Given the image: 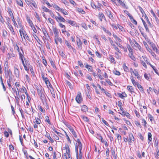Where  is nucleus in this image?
I'll return each instance as SVG.
<instances>
[{
	"mask_svg": "<svg viewBox=\"0 0 159 159\" xmlns=\"http://www.w3.org/2000/svg\"><path fill=\"white\" fill-rule=\"evenodd\" d=\"M53 7L54 8H56L58 11H60V9H61L56 5H54L53 6Z\"/></svg>",
	"mask_w": 159,
	"mask_h": 159,
	"instance_id": "obj_60",
	"label": "nucleus"
},
{
	"mask_svg": "<svg viewBox=\"0 0 159 159\" xmlns=\"http://www.w3.org/2000/svg\"><path fill=\"white\" fill-rule=\"evenodd\" d=\"M141 19L142 20V21L143 23L144 26L145 28L146 31L147 32H149V30L148 27L147 26V24H146L145 22L142 18H141Z\"/></svg>",
	"mask_w": 159,
	"mask_h": 159,
	"instance_id": "obj_16",
	"label": "nucleus"
},
{
	"mask_svg": "<svg viewBox=\"0 0 159 159\" xmlns=\"http://www.w3.org/2000/svg\"><path fill=\"white\" fill-rule=\"evenodd\" d=\"M81 110L83 112H86L88 110L87 107L85 105H84L81 108Z\"/></svg>",
	"mask_w": 159,
	"mask_h": 159,
	"instance_id": "obj_18",
	"label": "nucleus"
},
{
	"mask_svg": "<svg viewBox=\"0 0 159 159\" xmlns=\"http://www.w3.org/2000/svg\"><path fill=\"white\" fill-rule=\"evenodd\" d=\"M50 92L52 97L54 98H55V92L53 90V88L52 87V89L50 90Z\"/></svg>",
	"mask_w": 159,
	"mask_h": 159,
	"instance_id": "obj_41",
	"label": "nucleus"
},
{
	"mask_svg": "<svg viewBox=\"0 0 159 159\" xmlns=\"http://www.w3.org/2000/svg\"><path fill=\"white\" fill-rule=\"evenodd\" d=\"M54 40L56 43L57 45L58 43V42H60L61 43H62V39L61 38L59 37V35L55 36Z\"/></svg>",
	"mask_w": 159,
	"mask_h": 159,
	"instance_id": "obj_5",
	"label": "nucleus"
},
{
	"mask_svg": "<svg viewBox=\"0 0 159 159\" xmlns=\"http://www.w3.org/2000/svg\"><path fill=\"white\" fill-rule=\"evenodd\" d=\"M99 17H100L101 18H102V19H103V18L105 19L104 15L103 13H100L99 14Z\"/></svg>",
	"mask_w": 159,
	"mask_h": 159,
	"instance_id": "obj_62",
	"label": "nucleus"
},
{
	"mask_svg": "<svg viewBox=\"0 0 159 159\" xmlns=\"http://www.w3.org/2000/svg\"><path fill=\"white\" fill-rule=\"evenodd\" d=\"M42 31L44 35L45 36H46L47 35H48V34L47 33V31L44 28H42Z\"/></svg>",
	"mask_w": 159,
	"mask_h": 159,
	"instance_id": "obj_61",
	"label": "nucleus"
},
{
	"mask_svg": "<svg viewBox=\"0 0 159 159\" xmlns=\"http://www.w3.org/2000/svg\"><path fill=\"white\" fill-rule=\"evenodd\" d=\"M76 157L77 158V159H82V154H81V153H80L79 155L78 156V153H76Z\"/></svg>",
	"mask_w": 159,
	"mask_h": 159,
	"instance_id": "obj_39",
	"label": "nucleus"
},
{
	"mask_svg": "<svg viewBox=\"0 0 159 159\" xmlns=\"http://www.w3.org/2000/svg\"><path fill=\"white\" fill-rule=\"evenodd\" d=\"M75 100L78 103H80L81 102L82 100V98L81 96L80 93V94L77 95Z\"/></svg>",
	"mask_w": 159,
	"mask_h": 159,
	"instance_id": "obj_8",
	"label": "nucleus"
},
{
	"mask_svg": "<svg viewBox=\"0 0 159 159\" xmlns=\"http://www.w3.org/2000/svg\"><path fill=\"white\" fill-rule=\"evenodd\" d=\"M57 13L59 16H55V18L56 20L57 21H59V20L60 21L65 22L66 21L60 15L59 13Z\"/></svg>",
	"mask_w": 159,
	"mask_h": 159,
	"instance_id": "obj_6",
	"label": "nucleus"
},
{
	"mask_svg": "<svg viewBox=\"0 0 159 159\" xmlns=\"http://www.w3.org/2000/svg\"><path fill=\"white\" fill-rule=\"evenodd\" d=\"M127 47L129 53H133V49L129 45H127Z\"/></svg>",
	"mask_w": 159,
	"mask_h": 159,
	"instance_id": "obj_40",
	"label": "nucleus"
},
{
	"mask_svg": "<svg viewBox=\"0 0 159 159\" xmlns=\"http://www.w3.org/2000/svg\"><path fill=\"white\" fill-rule=\"evenodd\" d=\"M45 121H47L49 124H51V122L50 121L49 117L48 116H45Z\"/></svg>",
	"mask_w": 159,
	"mask_h": 159,
	"instance_id": "obj_56",
	"label": "nucleus"
},
{
	"mask_svg": "<svg viewBox=\"0 0 159 159\" xmlns=\"http://www.w3.org/2000/svg\"><path fill=\"white\" fill-rule=\"evenodd\" d=\"M111 154L114 158H116V155L115 153V151L114 150H111Z\"/></svg>",
	"mask_w": 159,
	"mask_h": 159,
	"instance_id": "obj_58",
	"label": "nucleus"
},
{
	"mask_svg": "<svg viewBox=\"0 0 159 159\" xmlns=\"http://www.w3.org/2000/svg\"><path fill=\"white\" fill-rule=\"evenodd\" d=\"M50 63H51V65L54 68H56V66H55L54 62L53 61L52 59H50L49 60Z\"/></svg>",
	"mask_w": 159,
	"mask_h": 159,
	"instance_id": "obj_49",
	"label": "nucleus"
},
{
	"mask_svg": "<svg viewBox=\"0 0 159 159\" xmlns=\"http://www.w3.org/2000/svg\"><path fill=\"white\" fill-rule=\"evenodd\" d=\"M119 3L120 4V5H121L124 8H126V6L125 4L123 2H122L120 0Z\"/></svg>",
	"mask_w": 159,
	"mask_h": 159,
	"instance_id": "obj_44",
	"label": "nucleus"
},
{
	"mask_svg": "<svg viewBox=\"0 0 159 159\" xmlns=\"http://www.w3.org/2000/svg\"><path fill=\"white\" fill-rule=\"evenodd\" d=\"M40 99L41 100L42 102H44L46 100V97H45L44 94H42L40 95Z\"/></svg>",
	"mask_w": 159,
	"mask_h": 159,
	"instance_id": "obj_33",
	"label": "nucleus"
},
{
	"mask_svg": "<svg viewBox=\"0 0 159 159\" xmlns=\"http://www.w3.org/2000/svg\"><path fill=\"white\" fill-rule=\"evenodd\" d=\"M70 130L72 134L74 135V137L75 138H77V136L76 134L75 131H74V129L72 128H70Z\"/></svg>",
	"mask_w": 159,
	"mask_h": 159,
	"instance_id": "obj_24",
	"label": "nucleus"
},
{
	"mask_svg": "<svg viewBox=\"0 0 159 159\" xmlns=\"http://www.w3.org/2000/svg\"><path fill=\"white\" fill-rule=\"evenodd\" d=\"M41 122V120L38 118H35V121H34V123H36L38 124H40Z\"/></svg>",
	"mask_w": 159,
	"mask_h": 159,
	"instance_id": "obj_34",
	"label": "nucleus"
},
{
	"mask_svg": "<svg viewBox=\"0 0 159 159\" xmlns=\"http://www.w3.org/2000/svg\"><path fill=\"white\" fill-rule=\"evenodd\" d=\"M141 63L142 65L145 68H147V66L145 63V62L143 61H141Z\"/></svg>",
	"mask_w": 159,
	"mask_h": 159,
	"instance_id": "obj_51",
	"label": "nucleus"
},
{
	"mask_svg": "<svg viewBox=\"0 0 159 159\" xmlns=\"http://www.w3.org/2000/svg\"><path fill=\"white\" fill-rule=\"evenodd\" d=\"M17 4L20 6L23 7V3L21 0H16Z\"/></svg>",
	"mask_w": 159,
	"mask_h": 159,
	"instance_id": "obj_21",
	"label": "nucleus"
},
{
	"mask_svg": "<svg viewBox=\"0 0 159 159\" xmlns=\"http://www.w3.org/2000/svg\"><path fill=\"white\" fill-rule=\"evenodd\" d=\"M129 139H128V142L129 144H130L132 141H134V138L131 134H129Z\"/></svg>",
	"mask_w": 159,
	"mask_h": 159,
	"instance_id": "obj_7",
	"label": "nucleus"
},
{
	"mask_svg": "<svg viewBox=\"0 0 159 159\" xmlns=\"http://www.w3.org/2000/svg\"><path fill=\"white\" fill-rule=\"evenodd\" d=\"M106 13L108 16L111 19L113 18V16L111 14V11L109 10L106 11Z\"/></svg>",
	"mask_w": 159,
	"mask_h": 159,
	"instance_id": "obj_10",
	"label": "nucleus"
},
{
	"mask_svg": "<svg viewBox=\"0 0 159 159\" xmlns=\"http://www.w3.org/2000/svg\"><path fill=\"white\" fill-rule=\"evenodd\" d=\"M20 97L18 96H15L16 102L17 105H19Z\"/></svg>",
	"mask_w": 159,
	"mask_h": 159,
	"instance_id": "obj_43",
	"label": "nucleus"
},
{
	"mask_svg": "<svg viewBox=\"0 0 159 159\" xmlns=\"http://www.w3.org/2000/svg\"><path fill=\"white\" fill-rule=\"evenodd\" d=\"M128 90L130 91L131 92H132L133 91V89L132 87L130 86H128L127 87Z\"/></svg>",
	"mask_w": 159,
	"mask_h": 159,
	"instance_id": "obj_45",
	"label": "nucleus"
},
{
	"mask_svg": "<svg viewBox=\"0 0 159 159\" xmlns=\"http://www.w3.org/2000/svg\"><path fill=\"white\" fill-rule=\"evenodd\" d=\"M82 144L81 143L78 144V143H76L75 144V151L76 152V153H78V148H79V152L80 153H81V151L82 149Z\"/></svg>",
	"mask_w": 159,
	"mask_h": 159,
	"instance_id": "obj_3",
	"label": "nucleus"
},
{
	"mask_svg": "<svg viewBox=\"0 0 159 159\" xmlns=\"http://www.w3.org/2000/svg\"><path fill=\"white\" fill-rule=\"evenodd\" d=\"M85 67L87 68L89 71L92 72L93 70V67L92 66L88 65L87 64H86L85 66Z\"/></svg>",
	"mask_w": 159,
	"mask_h": 159,
	"instance_id": "obj_20",
	"label": "nucleus"
},
{
	"mask_svg": "<svg viewBox=\"0 0 159 159\" xmlns=\"http://www.w3.org/2000/svg\"><path fill=\"white\" fill-rule=\"evenodd\" d=\"M144 77L147 80H149L150 78H151L150 74H148L147 73H145L144 74Z\"/></svg>",
	"mask_w": 159,
	"mask_h": 159,
	"instance_id": "obj_30",
	"label": "nucleus"
},
{
	"mask_svg": "<svg viewBox=\"0 0 159 159\" xmlns=\"http://www.w3.org/2000/svg\"><path fill=\"white\" fill-rule=\"evenodd\" d=\"M27 21L31 27H32L33 25V23L32 21L30 20V19H28Z\"/></svg>",
	"mask_w": 159,
	"mask_h": 159,
	"instance_id": "obj_48",
	"label": "nucleus"
},
{
	"mask_svg": "<svg viewBox=\"0 0 159 159\" xmlns=\"http://www.w3.org/2000/svg\"><path fill=\"white\" fill-rule=\"evenodd\" d=\"M8 12L9 14L11 16V17H12V16H14L13 15V13H12V11L11 10V9H10V8H8Z\"/></svg>",
	"mask_w": 159,
	"mask_h": 159,
	"instance_id": "obj_52",
	"label": "nucleus"
},
{
	"mask_svg": "<svg viewBox=\"0 0 159 159\" xmlns=\"http://www.w3.org/2000/svg\"><path fill=\"white\" fill-rule=\"evenodd\" d=\"M5 74L6 78H7L9 77L10 80L11 79L12 72L10 70L8 69L7 67H5Z\"/></svg>",
	"mask_w": 159,
	"mask_h": 159,
	"instance_id": "obj_1",
	"label": "nucleus"
},
{
	"mask_svg": "<svg viewBox=\"0 0 159 159\" xmlns=\"http://www.w3.org/2000/svg\"><path fill=\"white\" fill-rule=\"evenodd\" d=\"M53 31L55 34V36L58 35H59V32L57 29L56 28H53Z\"/></svg>",
	"mask_w": 159,
	"mask_h": 159,
	"instance_id": "obj_23",
	"label": "nucleus"
},
{
	"mask_svg": "<svg viewBox=\"0 0 159 159\" xmlns=\"http://www.w3.org/2000/svg\"><path fill=\"white\" fill-rule=\"evenodd\" d=\"M65 43L69 49H72L73 50L75 49L73 47H72L70 44L69 43L67 40H65Z\"/></svg>",
	"mask_w": 159,
	"mask_h": 159,
	"instance_id": "obj_14",
	"label": "nucleus"
},
{
	"mask_svg": "<svg viewBox=\"0 0 159 159\" xmlns=\"http://www.w3.org/2000/svg\"><path fill=\"white\" fill-rule=\"evenodd\" d=\"M12 20L14 23V25L15 26H17V24L15 21V20L14 19V16H12Z\"/></svg>",
	"mask_w": 159,
	"mask_h": 159,
	"instance_id": "obj_59",
	"label": "nucleus"
},
{
	"mask_svg": "<svg viewBox=\"0 0 159 159\" xmlns=\"http://www.w3.org/2000/svg\"><path fill=\"white\" fill-rule=\"evenodd\" d=\"M137 87L138 88L140 91L142 92H144L143 89L141 85L139 83H136Z\"/></svg>",
	"mask_w": 159,
	"mask_h": 159,
	"instance_id": "obj_17",
	"label": "nucleus"
},
{
	"mask_svg": "<svg viewBox=\"0 0 159 159\" xmlns=\"http://www.w3.org/2000/svg\"><path fill=\"white\" fill-rule=\"evenodd\" d=\"M149 64L153 69L154 71L157 73V70L156 68L153 65H152L150 62L148 64Z\"/></svg>",
	"mask_w": 159,
	"mask_h": 159,
	"instance_id": "obj_36",
	"label": "nucleus"
},
{
	"mask_svg": "<svg viewBox=\"0 0 159 159\" xmlns=\"http://www.w3.org/2000/svg\"><path fill=\"white\" fill-rule=\"evenodd\" d=\"M149 43L150 45L153 50L155 52L157 53L158 54L159 53V50L157 48L156 45L152 42H149Z\"/></svg>",
	"mask_w": 159,
	"mask_h": 159,
	"instance_id": "obj_4",
	"label": "nucleus"
},
{
	"mask_svg": "<svg viewBox=\"0 0 159 159\" xmlns=\"http://www.w3.org/2000/svg\"><path fill=\"white\" fill-rule=\"evenodd\" d=\"M139 8L143 15L144 14L145 15V14L144 11L141 7L139 6Z\"/></svg>",
	"mask_w": 159,
	"mask_h": 159,
	"instance_id": "obj_57",
	"label": "nucleus"
},
{
	"mask_svg": "<svg viewBox=\"0 0 159 159\" xmlns=\"http://www.w3.org/2000/svg\"><path fill=\"white\" fill-rule=\"evenodd\" d=\"M25 1L28 5L31 6L32 5L35 8H37V4L33 0H25Z\"/></svg>",
	"mask_w": 159,
	"mask_h": 159,
	"instance_id": "obj_2",
	"label": "nucleus"
},
{
	"mask_svg": "<svg viewBox=\"0 0 159 159\" xmlns=\"http://www.w3.org/2000/svg\"><path fill=\"white\" fill-rule=\"evenodd\" d=\"M8 27L10 30L11 31V34H12L14 35L15 34V32L12 26L10 24H9L8 25Z\"/></svg>",
	"mask_w": 159,
	"mask_h": 159,
	"instance_id": "obj_15",
	"label": "nucleus"
},
{
	"mask_svg": "<svg viewBox=\"0 0 159 159\" xmlns=\"http://www.w3.org/2000/svg\"><path fill=\"white\" fill-rule=\"evenodd\" d=\"M38 107L40 111L43 113L45 112V110H43L42 107H41V106H38Z\"/></svg>",
	"mask_w": 159,
	"mask_h": 159,
	"instance_id": "obj_46",
	"label": "nucleus"
},
{
	"mask_svg": "<svg viewBox=\"0 0 159 159\" xmlns=\"http://www.w3.org/2000/svg\"><path fill=\"white\" fill-rule=\"evenodd\" d=\"M42 9L44 11L46 12H48L50 14L51 16H52L51 15V13H52V12L51 10L48 9L44 6H43L42 7Z\"/></svg>",
	"mask_w": 159,
	"mask_h": 159,
	"instance_id": "obj_11",
	"label": "nucleus"
},
{
	"mask_svg": "<svg viewBox=\"0 0 159 159\" xmlns=\"http://www.w3.org/2000/svg\"><path fill=\"white\" fill-rule=\"evenodd\" d=\"M129 56L130 58L132 59V60L133 61H135L136 60V58L133 55V53H130L129 54Z\"/></svg>",
	"mask_w": 159,
	"mask_h": 159,
	"instance_id": "obj_29",
	"label": "nucleus"
},
{
	"mask_svg": "<svg viewBox=\"0 0 159 159\" xmlns=\"http://www.w3.org/2000/svg\"><path fill=\"white\" fill-rule=\"evenodd\" d=\"M142 57L143 58V59H144V61H145V62L148 64L149 63L148 59L145 56H142Z\"/></svg>",
	"mask_w": 159,
	"mask_h": 159,
	"instance_id": "obj_37",
	"label": "nucleus"
},
{
	"mask_svg": "<svg viewBox=\"0 0 159 159\" xmlns=\"http://www.w3.org/2000/svg\"><path fill=\"white\" fill-rule=\"evenodd\" d=\"M152 139V134L151 133L149 132L148 133V140L149 142H150L151 141Z\"/></svg>",
	"mask_w": 159,
	"mask_h": 159,
	"instance_id": "obj_38",
	"label": "nucleus"
},
{
	"mask_svg": "<svg viewBox=\"0 0 159 159\" xmlns=\"http://www.w3.org/2000/svg\"><path fill=\"white\" fill-rule=\"evenodd\" d=\"M19 57L21 59L22 63L23 66L25 65V64L24 63L23 59L24 58V57L23 55V54H22L21 52H19Z\"/></svg>",
	"mask_w": 159,
	"mask_h": 159,
	"instance_id": "obj_12",
	"label": "nucleus"
},
{
	"mask_svg": "<svg viewBox=\"0 0 159 159\" xmlns=\"http://www.w3.org/2000/svg\"><path fill=\"white\" fill-rule=\"evenodd\" d=\"M81 25L83 28L85 30H87L88 29L85 23H82Z\"/></svg>",
	"mask_w": 159,
	"mask_h": 159,
	"instance_id": "obj_54",
	"label": "nucleus"
},
{
	"mask_svg": "<svg viewBox=\"0 0 159 159\" xmlns=\"http://www.w3.org/2000/svg\"><path fill=\"white\" fill-rule=\"evenodd\" d=\"M134 75L137 77V78L140 80L141 79V76L139 75L138 71L136 70H134Z\"/></svg>",
	"mask_w": 159,
	"mask_h": 159,
	"instance_id": "obj_19",
	"label": "nucleus"
},
{
	"mask_svg": "<svg viewBox=\"0 0 159 159\" xmlns=\"http://www.w3.org/2000/svg\"><path fill=\"white\" fill-rule=\"evenodd\" d=\"M131 81H132V83L133 84H134V86L136 85H137L136 83H137V82H136L135 80L134 79V78L132 77H131Z\"/></svg>",
	"mask_w": 159,
	"mask_h": 159,
	"instance_id": "obj_53",
	"label": "nucleus"
},
{
	"mask_svg": "<svg viewBox=\"0 0 159 159\" xmlns=\"http://www.w3.org/2000/svg\"><path fill=\"white\" fill-rule=\"evenodd\" d=\"M117 94L118 96L121 98H126L127 96V95L126 94H125V96H123L122 93H118Z\"/></svg>",
	"mask_w": 159,
	"mask_h": 159,
	"instance_id": "obj_28",
	"label": "nucleus"
},
{
	"mask_svg": "<svg viewBox=\"0 0 159 159\" xmlns=\"http://www.w3.org/2000/svg\"><path fill=\"white\" fill-rule=\"evenodd\" d=\"M59 11H61L65 15H68L67 12L66 11H64L62 8H61Z\"/></svg>",
	"mask_w": 159,
	"mask_h": 159,
	"instance_id": "obj_47",
	"label": "nucleus"
},
{
	"mask_svg": "<svg viewBox=\"0 0 159 159\" xmlns=\"http://www.w3.org/2000/svg\"><path fill=\"white\" fill-rule=\"evenodd\" d=\"M101 28H102L103 30L106 33L108 34L110 36H111V33L109 32L108 30H107L106 29L103 27H102Z\"/></svg>",
	"mask_w": 159,
	"mask_h": 159,
	"instance_id": "obj_31",
	"label": "nucleus"
},
{
	"mask_svg": "<svg viewBox=\"0 0 159 159\" xmlns=\"http://www.w3.org/2000/svg\"><path fill=\"white\" fill-rule=\"evenodd\" d=\"M47 137L48 138V139L50 140L51 141V143H53L54 142V140L52 139V138H51L50 136L49 135H47Z\"/></svg>",
	"mask_w": 159,
	"mask_h": 159,
	"instance_id": "obj_63",
	"label": "nucleus"
},
{
	"mask_svg": "<svg viewBox=\"0 0 159 159\" xmlns=\"http://www.w3.org/2000/svg\"><path fill=\"white\" fill-rule=\"evenodd\" d=\"M13 45L14 46L15 49L19 53L20 52L19 47H18L17 44L15 43H13Z\"/></svg>",
	"mask_w": 159,
	"mask_h": 159,
	"instance_id": "obj_26",
	"label": "nucleus"
},
{
	"mask_svg": "<svg viewBox=\"0 0 159 159\" xmlns=\"http://www.w3.org/2000/svg\"><path fill=\"white\" fill-rule=\"evenodd\" d=\"M145 19L147 21V22L148 24L150 26H151V23L150 22L149 19L147 17V16L146 15V14H145Z\"/></svg>",
	"mask_w": 159,
	"mask_h": 159,
	"instance_id": "obj_42",
	"label": "nucleus"
},
{
	"mask_svg": "<svg viewBox=\"0 0 159 159\" xmlns=\"http://www.w3.org/2000/svg\"><path fill=\"white\" fill-rule=\"evenodd\" d=\"M123 67L124 68V70L126 72H128L129 71L128 68V67H127L126 66V64H125V63H124L123 64Z\"/></svg>",
	"mask_w": 159,
	"mask_h": 159,
	"instance_id": "obj_32",
	"label": "nucleus"
},
{
	"mask_svg": "<svg viewBox=\"0 0 159 159\" xmlns=\"http://www.w3.org/2000/svg\"><path fill=\"white\" fill-rule=\"evenodd\" d=\"M122 115L126 116L128 118H129L130 116V115L127 112H125L124 111L122 112V113H121Z\"/></svg>",
	"mask_w": 159,
	"mask_h": 159,
	"instance_id": "obj_25",
	"label": "nucleus"
},
{
	"mask_svg": "<svg viewBox=\"0 0 159 159\" xmlns=\"http://www.w3.org/2000/svg\"><path fill=\"white\" fill-rule=\"evenodd\" d=\"M19 32L20 33V36L22 37V36H23V37L24 38V39H25V31H23L21 30H19Z\"/></svg>",
	"mask_w": 159,
	"mask_h": 159,
	"instance_id": "obj_22",
	"label": "nucleus"
},
{
	"mask_svg": "<svg viewBox=\"0 0 159 159\" xmlns=\"http://www.w3.org/2000/svg\"><path fill=\"white\" fill-rule=\"evenodd\" d=\"M124 12L129 16L130 19H133V16L131 15L130 13L128 11L126 10H124Z\"/></svg>",
	"mask_w": 159,
	"mask_h": 159,
	"instance_id": "obj_35",
	"label": "nucleus"
},
{
	"mask_svg": "<svg viewBox=\"0 0 159 159\" xmlns=\"http://www.w3.org/2000/svg\"><path fill=\"white\" fill-rule=\"evenodd\" d=\"M37 90L38 91V95L40 96L42 94V92L41 89H40L39 88L38 89L37 88Z\"/></svg>",
	"mask_w": 159,
	"mask_h": 159,
	"instance_id": "obj_55",
	"label": "nucleus"
},
{
	"mask_svg": "<svg viewBox=\"0 0 159 159\" xmlns=\"http://www.w3.org/2000/svg\"><path fill=\"white\" fill-rule=\"evenodd\" d=\"M68 23L70 24L72 26H75L76 24V22L74 21L71 20H68L67 21Z\"/></svg>",
	"mask_w": 159,
	"mask_h": 159,
	"instance_id": "obj_27",
	"label": "nucleus"
},
{
	"mask_svg": "<svg viewBox=\"0 0 159 159\" xmlns=\"http://www.w3.org/2000/svg\"><path fill=\"white\" fill-rule=\"evenodd\" d=\"M118 27L119 29L122 32H124L125 31V29L122 26L120 25H119L118 26Z\"/></svg>",
	"mask_w": 159,
	"mask_h": 159,
	"instance_id": "obj_64",
	"label": "nucleus"
},
{
	"mask_svg": "<svg viewBox=\"0 0 159 159\" xmlns=\"http://www.w3.org/2000/svg\"><path fill=\"white\" fill-rule=\"evenodd\" d=\"M77 11L81 13L82 14H84L85 12L81 8H78L77 9Z\"/></svg>",
	"mask_w": 159,
	"mask_h": 159,
	"instance_id": "obj_50",
	"label": "nucleus"
},
{
	"mask_svg": "<svg viewBox=\"0 0 159 159\" xmlns=\"http://www.w3.org/2000/svg\"><path fill=\"white\" fill-rule=\"evenodd\" d=\"M77 43L78 47L80 49L82 48V43L80 39H79L77 40Z\"/></svg>",
	"mask_w": 159,
	"mask_h": 159,
	"instance_id": "obj_13",
	"label": "nucleus"
},
{
	"mask_svg": "<svg viewBox=\"0 0 159 159\" xmlns=\"http://www.w3.org/2000/svg\"><path fill=\"white\" fill-rule=\"evenodd\" d=\"M14 74L16 77H19L20 74V72L19 70L15 66L14 67Z\"/></svg>",
	"mask_w": 159,
	"mask_h": 159,
	"instance_id": "obj_9",
	"label": "nucleus"
}]
</instances>
